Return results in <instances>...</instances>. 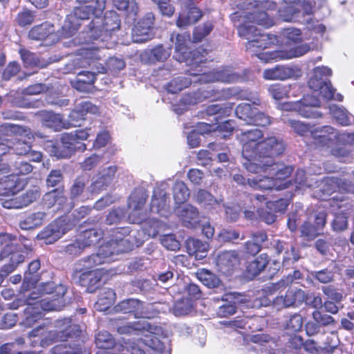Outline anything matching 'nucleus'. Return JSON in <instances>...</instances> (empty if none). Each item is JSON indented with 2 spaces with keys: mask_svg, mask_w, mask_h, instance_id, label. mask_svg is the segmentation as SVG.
<instances>
[{
  "mask_svg": "<svg viewBox=\"0 0 354 354\" xmlns=\"http://www.w3.org/2000/svg\"><path fill=\"white\" fill-rule=\"evenodd\" d=\"M239 263V256L235 251L223 252L216 258V266L218 270L225 274H230Z\"/></svg>",
  "mask_w": 354,
  "mask_h": 354,
  "instance_id": "27",
  "label": "nucleus"
},
{
  "mask_svg": "<svg viewBox=\"0 0 354 354\" xmlns=\"http://www.w3.org/2000/svg\"><path fill=\"white\" fill-rule=\"evenodd\" d=\"M201 10L196 7L186 8L178 16L176 25L179 28H185L197 22L201 17Z\"/></svg>",
  "mask_w": 354,
  "mask_h": 354,
  "instance_id": "32",
  "label": "nucleus"
},
{
  "mask_svg": "<svg viewBox=\"0 0 354 354\" xmlns=\"http://www.w3.org/2000/svg\"><path fill=\"white\" fill-rule=\"evenodd\" d=\"M174 198L176 203H183L189 197V192L183 181L176 182L173 187Z\"/></svg>",
  "mask_w": 354,
  "mask_h": 354,
  "instance_id": "45",
  "label": "nucleus"
},
{
  "mask_svg": "<svg viewBox=\"0 0 354 354\" xmlns=\"http://www.w3.org/2000/svg\"><path fill=\"white\" fill-rule=\"evenodd\" d=\"M113 3L118 10L124 11L130 17H135L138 12L136 0H113Z\"/></svg>",
  "mask_w": 354,
  "mask_h": 354,
  "instance_id": "46",
  "label": "nucleus"
},
{
  "mask_svg": "<svg viewBox=\"0 0 354 354\" xmlns=\"http://www.w3.org/2000/svg\"><path fill=\"white\" fill-rule=\"evenodd\" d=\"M64 201L65 198L62 196V193L57 189L46 193L43 197L44 206L47 208H50L56 203L60 205Z\"/></svg>",
  "mask_w": 354,
  "mask_h": 354,
  "instance_id": "50",
  "label": "nucleus"
},
{
  "mask_svg": "<svg viewBox=\"0 0 354 354\" xmlns=\"http://www.w3.org/2000/svg\"><path fill=\"white\" fill-rule=\"evenodd\" d=\"M64 221L58 219L48 225L39 234L38 237L46 244H51L60 239L67 231Z\"/></svg>",
  "mask_w": 354,
  "mask_h": 354,
  "instance_id": "23",
  "label": "nucleus"
},
{
  "mask_svg": "<svg viewBox=\"0 0 354 354\" xmlns=\"http://www.w3.org/2000/svg\"><path fill=\"white\" fill-rule=\"evenodd\" d=\"M116 330L122 335H139L145 333L142 337L136 340L123 339L122 346L132 354H145L149 348L162 353L165 344L156 335L161 328L152 326L145 320H138L116 326Z\"/></svg>",
  "mask_w": 354,
  "mask_h": 354,
  "instance_id": "3",
  "label": "nucleus"
},
{
  "mask_svg": "<svg viewBox=\"0 0 354 354\" xmlns=\"http://www.w3.org/2000/svg\"><path fill=\"white\" fill-rule=\"evenodd\" d=\"M57 326L60 328L63 326L60 331L57 333H49V336L51 338L50 340L53 342L66 341L68 337L73 336L72 332L74 328H76V326H72L71 324V319L68 318H65L63 320L58 321Z\"/></svg>",
  "mask_w": 354,
  "mask_h": 354,
  "instance_id": "34",
  "label": "nucleus"
},
{
  "mask_svg": "<svg viewBox=\"0 0 354 354\" xmlns=\"http://www.w3.org/2000/svg\"><path fill=\"white\" fill-rule=\"evenodd\" d=\"M174 213L187 227L194 228L200 224L198 209L191 204L178 205L174 209Z\"/></svg>",
  "mask_w": 354,
  "mask_h": 354,
  "instance_id": "20",
  "label": "nucleus"
},
{
  "mask_svg": "<svg viewBox=\"0 0 354 354\" xmlns=\"http://www.w3.org/2000/svg\"><path fill=\"white\" fill-rule=\"evenodd\" d=\"M2 127L7 133L12 134L15 137L3 140L0 145H6L7 152L12 149L17 155L26 156L30 151L31 140L33 139L30 129L12 124H6Z\"/></svg>",
  "mask_w": 354,
  "mask_h": 354,
  "instance_id": "8",
  "label": "nucleus"
},
{
  "mask_svg": "<svg viewBox=\"0 0 354 354\" xmlns=\"http://www.w3.org/2000/svg\"><path fill=\"white\" fill-rule=\"evenodd\" d=\"M169 197L167 194L160 188L154 190L151 203V212L167 216L169 208Z\"/></svg>",
  "mask_w": 354,
  "mask_h": 354,
  "instance_id": "28",
  "label": "nucleus"
},
{
  "mask_svg": "<svg viewBox=\"0 0 354 354\" xmlns=\"http://www.w3.org/2000/svg\"><path fill=\"white\" fill-rule=\"evenodd\" d=\"M186 248L189 255L194 256L196 259H203L207 256L209 245L198 239H189L186 241Z\"/></svg>",
  "mask_w": 354,
  "mask_h": 354,
  "instance_id": "33",
  "label": "nucleus"
},
{
  "mask_svg": "<svg viewBox=\"0 0 354 354\" xmlns=\"http://www.w3.org/2000/svg\"><path fill=\"white\" fill-rule=\"evenodd\" d=\"M88 136L89 133L86 130L64 134L61 138L63 149L57 150L55 155L57 158H66L70 157L75 151H84L86 145L82 141L86 140Z\"/></svg>",
  "mask_w": 354,
  "mask_h": 354,
  "instance_id": "10",
  "label": "nucleus"
},
{
  "mask_svg": "<svg viewBox=\"0 0 354 354\" xmlns=\"http://www.w3.org/2000/svg\"><path fill=\"white\" fill-rule=\"evenodd\" d=\"M192 309V304L189 299H182L176 301L174 305L173 312L176 316L187 315Z\"/></svg>",
  "mask_w": 354,
  "mask_h": 354,
  "instance_id": "53",
  "label": "nucleus"
},
{
  "mask_svg": "<svg viewBox=\"0 0 354 354\" xmlns=\"http://www.w3.org/2000/svg\"><path fill=\"white\" fill-rule=\"evenodd\" d=\"M162 245L169 250L176 251L180 249V243L173 234H165L160 239Z\"/></svg>",
  "mask_w": 354,
  "mask_h": 354,
  "instance_id": "64",
  "label": "nucleus"
},
{
  "mask_svg": "<svg viewBox=\"0 0 354 354\" xmlns=\"http://www.w3.org/2000/svg\"><path fill=\"white\" fill-rule=\"evenodd\" d=\"M1 185L5 189V192L3 194L8 195L15 194L23 187L19 177L14 174L5 177Z\"/></svg>",
  "mask_w": 354,
  "mask_h": 354,
  "instance_id": "40",
  "label": "nucleus"
},
{
  "mask_svg": "<svg viewBox=\"0 0 354 354\" xmlns=\"http://www.w3.org/2000/svg\"><path fill=\"white\" fill-rule=\"evenodd\" d=\"M300 71L296 67L278 65L272 68L263 71V77L268 80H285L288 78L297 77Z\"/></svg>",
  "mask_w": 354,
  "mask_h": 354,
  "instance_id": "24",
  "label": "nucleus"
},
{
  "mask_svg": "<svg viewBox=\"0 0 354 354\" xmlns=\"http://www.w3.org/2000/svg\"><path fill=\"white\" fill-rule=\"evenodd\" d=\"M145 54L149 57L151 62H165L171 55V49L165 48L162 45L146 50Z\"/></svg>",
  "mask_w": 354,
  "mask_h": 354,
  "instance_id": "42",
  "label": "nucleus"
},
{
  "mask_svg": "<svg viewBox=\"0 0 354 354\" xmlns=\"http://www.w3.org/2000/svg\"><path fill=\"white\" fill-rule=\"evenodd\" d=\"M144 306L138 299H129L120 302L114 307L116 313L132 314L136 318L145 317L146 312Z\"/></svg>",
  "mask_w": 354,
  "mask_h": 354,
  "instance_id": "25",
  "label": "nucleus"
},
{
  "mask_svg": "<svg viewBox=\"0 0 354 354\" xmlns=\"http://www.w3.org/2000/svg\"><path fill=\"white\" fill-rule=\"evenodd\" d=\"M257 109L256 107L252 106L250 104L241 103L236 106L235 113L239 119L243 120L247 124H250Z\"/></svg>",
  "mask_w": 354,
  "mask_h": 354,
  "instance_id": "43",
  "label": "nucleus"
},
{
  "mask_svg": "<svg viewBox=\"0 0 354 354\" xmlns=\"http://www.w3.org/2000/svg\"><path fill=\"white\" fill-rule=\"evenodd\" d=\"M316 145L319 147H330L339 139V133L330 126L318 127L311 131Z\"/></svg>",
  "mask_w": 354,
  "mask_h": 354,
  "instance_id": "22",
  "label": "nucleus"
},
{
  "mask_svg": "<svg viewBox=\"0 0 354 354\" xmlns=\"http://www.w3.org/2000/svg\"><path fill=\"white\" fill-rule=\"evenodd\" d=\"M213 25L211 22H207L202 26H198L195 28L193 34V39L194 42L201 41L203 38L209 35L212 31Z\"/></svg>",
  "mask_w": 354,
  "mask_h": 354,
  "instance_id": "60",
  "label": "nucleus"
},
{
  "mask_svg": "<svg viewBox=\"0 0 354 354\" xmlns=\"http://www.w3.org/2000/svg\"><path fill=\"white\" fill-rule=\"evenodd\" d=\"M268 92L273 99L280 100L288 96L289 86L280 84H272L269 87Z\"/></svg>",
  "mask_w": 354,
  "mask_h": 354,
  "instance_id": "56",
  "label": "nucleus"
},
{
  "mask_svg": "<svg viewBox=\"0 0 354 354\" xmlns=\"http://www.w3.org/2000/svg\"><path fill=\"white\" fill-rule=\"evenodd\" d=\"M187 37L185 35H177L175 42V54L174 58L179 62H186L187 64H191L192 60H189V55L191 53L188 52L186 46Z\"/></svg>",
  "mask_w": 354,
  "mask_h": 354,
  "instance_id": "35",
  "label": "nucleus"
},
{
  "mask_svg": "<svg viewBox=\"0 0 354 354\" xmlns=\"http://www.w3.org/2000/svg\"><path fill=\"white\" fill-rule=\"evenodd\" d=\"M286 7L280 12V16L285 21L295 20L301 11L304 15L310 16L316 8L324 6L325 0H285Z\"/></svg>",
  "mask_w": 354,
  "mask_h": 354,
  "instance_id": "9",
  "label": "nucleus"
},
{
  "mask_svg": "<svg viewBox=\"0 0 354 354\" xmlns=\"http://www.w3.org/2000/svg\"><path fill=\"white\" fill-rule=\"evenodd\" d=\"M132 234L124 238H117L115 240H111L107 243L102 245L98 249L96 254H92L84 262L86 263L87 268H91L94 265H100L114 261L115 254L127 252L133 249L134 246L139 247L144 242L143 232H138V237L135 232H131Z\"/></svg>",
  "mask_w": 354,
  "mask_h": 354,
  "instance_id": "4",
  "label": "nucleus"
},
{
  "mask_svg": "<svg viewBox=\"0 0 354 354\" xmlns=\"http://www.w3.org/2000/svg\"><path fill=\"white\" fill-rule=\"evenodd\" d=\"M147 197L142 192H135L129 197V221L132 223H141L145 221L143 227L144 234L149 237H154L165 227V224L156 218L147 219V212L143 209Z\"/></svg>",
  "mask_w": 354,
  "mask_h": 354,
  "instance_id": "5",
  "label": "nucleus"
},
{
  "mask_svg": "<svg viewBox=\"0 0 354 354\" xmlns=\"http://www.w3.org/2000/svg\"><path fill=\"white\" fill-rule=\"evenodd\" d=\"M96 7L93 8L95 19L89 24L88 36L89 39H97L100 37L103 39L120 28V20L115 13H110V16L106 15L104 19L100 17L105 8L106 0H96Z\"/></svg>",
  "mask_w": 354,
  "mask_h": 354,
  "instance_id": "7",
  "label": "nucleus"
},
{
  "mask_svg": "<svg viewBox=\"0 0 354 354\" xmlns=\"http://www.w3.org/2000/svg\"><path fill=\"white\" fill-rule=\"evenodd\" d=\"M294 131L295 133L300 136H304L308 131H310V127L308 124L304 123L302 122L288 119L287 121H285Z\"/></svg>",
  "mask_w": 354,
  "mask_h": 354,
  "instance_id": "63",
  "label": "nucleus"
},
{
  "mask_svg": "<svg viewBox=\"0 0 354 354\" xmlns=\"http://www.w3.org/2000/svg\"><path fill=\"white\" fill-rule=\"evenodd\" d=\"M283 151L284 145L281 141L275 137H269L261 141L257 155L264 160L271 159L273 161L272 157L281 153Z\"/></svg>",
  "mask_w": 354,
  "mask_h": 354,
  "instance_id": "21",
  "label": "nucleus"
},
{
  "mask_svg": "<svg viewBox=\"0 0 354 354\" xmlns=\"http://www.w3.org/2000/svg\"><path fill=\"white\" fill-rule=\"evenodd\" d=\"M222 301L225 304L218 308L217 315L219 317H225L235 314L237 306L248 302L249 299L245 295L234 292L225 294L222 297Z\"/></svg>",
  "mask_w": 354,
  "mask_h": 354,
  "instance_id": "18",
  "label": "nucleus"
},
{
  "mask_svg": "<svg viewBox=\"0 0 354 354\" xmlns=\"http://www.w3.org/2000/svg\"><path fill=\"white\" fill-rule=\"evenodd\" d=\"M310 275L322 283H328L334 279V273L328 268L311 272Z\"/></svg>",
  "mask_w": 354,
  "mask_h": 354,
  "instance_id": "59",
  "label": "nucleus"
},
{
  "mask_svg": "<svg viewBox=\"0 0 354 354\" xmlns=\"http://www.w3.org/2000/svg\"><path fill=\"white\" fill-rule=\"evenodd\" d=\"M312 316L313 320L315 321L320 326H326L335 323V319L330 315L323 314L319 310L313 312Z\"/></svg>",
  "mask_w": 354,
  "mask_h": 354,
  "instance_id": "62",
  "label": "nucleus"
},
{
  "mask_svg": "<svg viewBox=\"0 0 354 354\" xmlns=\"http://www.w3.org/2000/svg\"><path fill=\"white\" fill-rule=\"evenodd\" d=\"M46 214L43 212L32 213L21 221L19 225L23 230H32L41 225L46 219Z\"/></svg>",
  "mask_w": 354,
  "mask_h": 354,
  "instance_id": "38",
  "label": "nucleus"
},
{
  "mask_svg": "<svg viewBox=\"0 0 354 354\" xmlns=\"http://www.w3.org/2000/svg\"><path fill=\"white\" fill-rule=\"evenodd\" d=\"M12 169L9 168L8 171H12L14 174L16 176H18L19 174L21 175H26L30 174L32 171V166L29 164L27 162L23 161V160H18L15 162V164L12 165ZM6 170H8L7 168L4 167Z\"/></svg>",
  "mask_w": 354,
  "mask_h": 354,
  "instance_id": "57",
  "label": "nucleus"
},
{
  "mask_svg": "<svg viewBox=\"0 0 354 354\" xmlns=\"http://www.w3.org/2000/svg\"><path fill=\"white\" fill-rule=\"evenodd\" d=\"M190 75L194 77L198 76L196 80H194V82H198L200 83H209L214 82L233 83L236 82L239 78V76L232 72L229 68L216 71H211L207 73H203L199 75L195 72H190Z\"/></svg>",
  "mask_w": 354,
  "mask_h": 354,
  "instance_id": "17",
  "label": "nucleus"
},
{
  "mask_svg": "<svg viewBox=\"0 0 354 354\" xmlns=\"http://www.w3.org/2000/svg\"><path fill=\"white\" fill-rule=\"evenodd\" d=\"M276 252L281 257L284 266L297 261L299 257L295 252L294 246L288 243L277 241L274 245Z\"/></svg>",
  "mask_w": 354,
  "mask_h": 354,
  "instance_id": "29",
  "label": "nucleus"
},
{
  "mask_svg": "<svg viewBox=\"0 0 354 354\" xmlns=\"http://www.w3.org/2000/svg\"><path fill=\"white\" fill-rule=\"evenodd\" d=\"M43 122L45 126L55 130L63 127L62 118L59 114L48 112L44 115Z\"/></svg>",
  "mask_w": 354,
  "mask_h": 354,
  "instance_id": "54",
  "label": "nucleus"
},
{
  "mask_svg": "<svg viewBox=\"0 0 354 354\" xmlns=\"http://www.w3.org/2000/svg\"><path fill=\"white\" fill-rule=\"evenodd\" d=\"M93 6L81 4L80 6L74 8L73 14L69 15L62 27V35L64 37H70L76 31L80 24L79 19L85 20L89 19L91 15H93Z\"/></svg>",
  "mask_w": 354,
  "mask_h": 354,
  "instance_id": "14",
  "label": "nucleus"
},
{
  "mask_svg": "<svg viewBox=\"0 0 354 354\" xmlns=\"http://www.w3.org/2000/svg\"><path fill=\"white\" fill-rule=\"evenodd\" d=\"M88 257L80 260L78 263L75 265V272L76 274L80 273L77 281L79 284L82 286L86 287L88 292H92L100 283L103 272L102 270L99 269L88 270L96 265H94L91 268H87L86 266L87 263L84 262V261Z\"/></svg>",
  "mask_w": 354,
  "mask_h": 354,
  "instance_id": "12",
  "label": "nucleus"
},
{
  "mask_svg": "<svg viewBox=\"0 0 354 354\" xmlns=\"http://www.w3.org/2000/svg\"><path fill=\"white\" fill-rule=\"evenodd\" d=\"M214 119L217 120L218 118H214ZM203 126L209 130L215 129V131H218L222 134L223 138H227L234 129V124L232 120H226L221 123H218V121H216L215 125L212 126V127L206 124H203Z\"/></svg>",
  "mask_w": 354,
  "mask_h": 354,
  "instance_id": "48",
  "label": "nucleus"
},
{
  "mask_svg": "<svg viewBox=\"0 0 354 354\" xmlns=\"http://www.w3.org/2000/svg\"><path fill=\"white\" fill-rule=\"evenodd\" d=\"M115 299V294L112 289L109 288H102L100 290L95 308L99 311H104L112 305Z\"/></svg>",
  "mask_w": 354,
  "mask_h": 354,
  "instance_id": "36",
  "label": "nucleus"
},
{
  "mask_svg": "<svg viewBox=\"0 0 354 354\" xmlns=\"http://www.w3.org/2000/svg\"><path fill=\"white\" fill-rule=\"evenodd\" d=\"M320 105L319 100L314 95H308L301 101L288 102L281 105V109L284 111H297L301 115L308 118H317L322 116V113L313 107Z\"/></svg>",
  "mask_w": 354,
  "mask_h": 354,
  "instance_id": "13",
  "label": "nucleus"
},
{
  "mask_svg": "<svg viewBox=\"0 0 354 354\" xmlns=\"http://www.w3.org/2000/svg\"><path fill=\"white\" fill-rule=\"evenodd\" d=\"M195 201L205 209L212 210L221 206L222 200L216 198L210 192L200 189L194 196Z\"/></svg>",
  "mask_w": 354,
  "mask_h": 354,
  "instance_id": "31",
  "label": "nucleus"
},
{
  "mask_svg": "<svg viewBox=\"0 0 354 354\" xmlns=\"http://www.w3.org/2000/svg\"><path fill=\"white\" fill-rule=\"evenodd\" d=\"M193 81L187 77H178L172 80L167 86L169 93H176L188 87Z\"/></svg>",
  "mask_w": 354,
  "mask_h": 354,
  "instance_id": "47",
  "label": "nucleus"
},
{
  "mask_svg": "<svg viewBox=\"0 0 354 354\" xmlns=\"http://www.w3.org/2000/svg\"><path fill=\"white\" fill-rule=\"evenodd\" d=\"M196 276L203 285L210 288L218 287L221 283V280L215 274L205 269L199 270Z\"/></svg>",
  "mask_w": 354,
  "mask_h": 354,
  "instance_id": "41",
  "label": "nucleus"
},
{
  "mask_svg": "<svg viewBox=\"0 0 354 354\" xmlns=\"http://www.w3.org/2000/svg\"><path fill=\"white\" fill-rule=\"evenodd\" d=\"M55 30L50 23L46 22L33 27L29 32L28 36L33 40H43L49 36H53Z\"/></svg>",
  "mask_w": 354,
  "mask_h": 354,
  "instance_id": "37",
  "label": "nucleus"
},
{
  "mask_svg": "<svg viewBox=\"0 0 354 354\" xmlns=\"http://www.w3.org/2000/svg\"><path fill=\"white\" fill-rule=\"evenodd\" d=\"M332 75L330 68L326 66H318L313 70L308 85L310 89L317 93L322 85L327 81V77Z\"/></svg>",
  "mask_w": 354,
  "mask_h": 354,
  "instance_id": "30",
  "label": "nucleus"
},
{
  "mask_svg": "<svg viewBox=\"0 0 354 354\" xmlns=\"http://www.w3.org/2000/svg\"><path fill=\"white\" fill-rule=\"evenodd\" d=\"M53 353L54 354H88L86 351H82L80 347L76 345L72 346L67 343L55 346L53 348Z\"/></svg>",
  "mask_w": 354,
  "mask_h": 354,
  "instance_id": "52",
  "label": "nucleus"
},
{
  "mask_svg": "<svg viewBox=\"0 0 354 354\" xmlns=\"http://www.w3.org/2000/svg\"><path fill=\"white\" fill-rule=\"evenodd\" d=\"M234 104L226 102L223 104H212L207 107L205 112L203 113V117L205 115L211 116L218 114L220 115H229L233 109Z\"/></svg>",
  "mask_w": 354,
  "mask_h": 354,
  "instance_id": "44",
  "label": "nucleus"
},
{
  "mask_svg": "<svg viewBox=\"0 0 354 354\" xmlns=\"http://www.w3.org/2000/svg\"><path fill=\"white\" fill-rule=\"evenodd\" d=\"M243 164L245 169L254 174H260L254 178H248V184L254 189H284L279 181L288 178L292 172L291 167L274 163L271 159L264 160L257 155L255 158H245Z\"/></svg>",
  "mask_w": 354,
  "mask_h": 354,
  "instance_id": "2",
  "label": "nucleus"
},
{
  "mask_svg": "<svg viewBox=\"0 0 354 354\" xmlns=\"http://www.w3.org/2000/svg\"><path fill=\"white\" fill-rule=\"evenodd\" d=\"M236 95H239L241 99L252 101L254 104H258L259 101L258 98L250 97L247 93H239L235 88L222 90L211 89L185 95L180 101V104L175 106L174 111L177 114H181L187 109V106L200 102L204 99L208 98L213 101L225 100Z\"/></svg>",
  "mask_w": 354,
  "mask_h": 354,
  "instance_id": "6",
  "label": "nucleus"
},
{
  "mask_svg": "<svg viewBox=\"0 0 354 354\" xmlns=\"http://www.w3.org/2000/svg\"><path fill=\"white\" fill-rule=\"evenodd\" d=\"M95 343L100 348L109 349L114 345V340L109 332L100 331L95 336Z\"/></svg>",
  "mask_w": 354,
  "mask_h": 354,
  "instance_id": "51",
  "label": "nucleus"
},
{
  "mask_svg": "<svg viewBox=\"0 0 354 354\" xmlns=\"http://www.w3.org/2000/svg\"><path fill=\"white\" fill-rule=\"evenodd\" d=\"M35 306L27 307L25 310V324L30 326L42 317L41 310L45 311H59L64 306V299L59 297L55 299H43L39 302H36Z\"/></svg>",
  "mask_w": 354,
  "mask_h": 354,
  "instance_id": "11",
  "label": "nucleus"
},
{
  "mask_svg": "<svg viewBox=\"0 0 354 354\" xmlns=\"http://www.w3.org/2000/svg\"><path fill=\"white\" fill-rule=\"evenodd\" d=\"M101 238V232L95 229L85 230L75 241L66 246L65 252L71 257L78 256L86 248L95 244Z\"/></svg>",
  "mask_w": 354,
  "mask_h": 354,
  "instance_id": "15",
  "label": "nucleus"
},
{
  "mask_svg": "<svg viewBox=\"0 0 354 354\" xmlns=\"http://www.w3.org/2000/svg\"><path fill=\"white\" fill-rule=\"evenodd\" d=\"M262 137V131L257 129L248 130L241 133L242 154L244 158H255Z\"/></svg>",
  "mask_w": 354,
  "mask_h": 354,
  "instance_id": "16",
  "label": "nucleus"
},
{
  "mask_svg": "<svg viewBox=\"0 0 354 354\" xmlns=\"http://www.w3.org/2000/svg\"><path fill=\"white\" fill-rule=\"evenodd\" d=\"M249 20L248 24L238 28L239 35L248 40L245 45L246 50L264 62H268L272 59L281 60L298 57L310 50L308 44H304L291 46L288 50L261 53V50L278 44L279 39L276 35L261 33L254 24L268 28L272 25V21L265 12L251 14Z\"/></svg>",
  "mask_w": 354,
  "mask_h": 354,
  "instance_id": "1",
  "label": "nucleus"
},
{
  "mask_svg": "<svg viewBox=\"0 0 354 354\" xmlns=\"http://www.w3.org/2000/svg\"><path fill=\"white\" fill-rule=\"evenodd\" d=\"M80 55L91 65L95 60L100 59L102 57V50L100 48L92 45L80 49Z\"/></svg>",
  "mask_w": 354,
  "mask_h": 354,
  "instance_id": "49",
  "label": "nucleus"
},
{
  "mask_svg": "<svg viewBox=\"0 0 354 354\" xmlns=\"http://www.w3.org/2000/svg\"><path fill=\"white\" fill-rule=\"evenodd\" d=\"M39 192L37 187H35L32 189L28 190L25 194L19 196V201L21 208L28 206L29 204L36 201L39 197Z\"/></svg>",
  "mask_w": 354,
  "mask_h": 354,
  "instance_id": "58",
  "label": "nucleus"
},
{
  "mask_svg": "<svg viewBox=\"0 0 354 354\" xmlns=\"http://www.w3.org/2000/svg\"><path fill=\"white\" fill-rule=\"evenodd\" d=\"M330 110L333 117L342 125L346 126L350 123V115L343 108L333 106Z\"/></svg>",
  "mask_w": 354,
  "mask_h": 354,
  "instance_id": "55",
  "label": "nucleus"
},
{
  "mask_svg": "<svg viewBox=\"0 0 354 354\" xmlns=\"http://www.w3.org/2000/svg\"><path fill=\"white\" fill-rule=\"evenodd\" d=\"M154 19L153 14L148 12L138 22L133 29V40L134 42L144 43L152 38L151 30Z\"/></svg>",
  "mask_w": 354,
  "mask_h": 354,
  "instance_id": "19",
  "label": "nucleus"
},
{
  "mask_svg": "<svg viewBox=\"0 0 354 354\" xmlns=\"http://www.w3.org/2000/svg\"><path fill=\"white\" fill-rule=\"evenodd\" d=\"M305 297L306 293L302 290H288L285 296L277 297L273 302L278 308H287L301 304Z\"/></svg>",
  "mask_w": 354,
  "mask_h": 354,
  "instance_id": "26",
  "label": "nucleus"
},
{
  "mask_svg": "<svg viewBox=\"0 0 354 354\" xmlns=\"http://www.w3.org/2000/svg\"><path fill=\"white\" fill-rule=\"evenodd\" d=\"M303 326V318L299 314L292 315L286 323V329L292 333L299 331Z\"/></svg>",
  "mask_w": 354,
  "mask_h": 354,
  "instance_id": "61",
  "label": "nucleus"
},
{
  "mask_svg": "<svg viewBox=\"0 0 354 354\" xmlns=\"http://www.w3.org/2000/svg\"><path fill=\"white\" fill-rule=\"evenodd\" d=\"M269 261L268 256L261 254L251 261L247 266V272L251 277L259 274L266 267Z\"/></svg>",
  "mask_w": 354,
  "mask_h": 354,
  "instance_id": "39",
  "label": "nucleus"
}]
</instances>
